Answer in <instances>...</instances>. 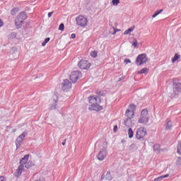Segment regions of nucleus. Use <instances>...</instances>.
<instances>
[{"instance_id":"obj_7","label":"nucleus","mask_w":181,"mask_h":181,"mask_svg":"<svg viewBox=\"0 0 181 181\" xmlns=\"http://www.w3.org/2000/svg\"><path fill=\"white\" fill-rule=\"evenodd\" d=\"M149 119L148 117V110L144 109L141 112V116L139 119V124H148Z\"/></svg>"},{"instance_id":"obj_25","label":"nucleus","mask_w":181,"mask_h":181,"mask_svg":"<svg viewBox=\"0 0 181 181\" xmlns=\"http://www.w3.org/2000/svg\"><path fill=\"white\" fill-rule=\"evenodd\" d=\"M98 54V52H97V51H92L90 52L91 57H93L94 59H95V57H97Z\"/></svg>"},{"instance_id":"obj_33","label":"nucleus","mask_w":181,"mask_h":181,"mask_svg":"<svg viewBox=\"0 0 181 181\" xmlns=\"http://www.w3.org/2000/svg\"><path fill=\"white\" fill-rule=\"evenodd\" d=\"M132 46H134V47H136V46H138V41L136 40V39H134L133 40Z\"/></svg>"},{"instance_id":"obj_45","label":"nucleus","mask_w":181,"mask_h":181,"mask_svg":"<svg viewBox=\"0 0 181 181\" xmlns=\"http://www.w3.org/2000/svg\"><path fill=\"white\" fill-rule=\"evenodd\" d=\"M158 16V14L155 13L153 16L152 18H156Z\"/></svg>"},{"instance_id":"obj_12","label":"nucleus","mask_w":181,"mask_h":181,"mask_svg":"<svg viewBox=\"0 0 181 181\" xmlns=\"http://www.w3.org/2000/svg\"><path fill=\"white\" fill-rule=\"evenodd\" d=\"M107 158V149L102 148L98 154V160H104Z\"/></svg>"},{"instance_id":"obj_35","label":"nucleus","mask_w":181,"mask_h":181,"mask_svg":"<svg viewBox=\"0 0 181 181\" xmlns=\"http://www.w3.org/2000/svg\"><path fill=\"white\" fill-rule=\"evenodd\" d=\"M163 180H162V177L161 176H160V177H156V178H155L154 180H153V181H162Z\"/></svg>"},{"instance_id":"obj_39","label":"nucleus","mask_w":181,"mask_h":181,"mask_svg":"<svg viewBox=\"0 0 181 181\" xmlns=\"http://www.w3.org/2000/svg\"><path fill=\"white\" fill-rule=\"evenodd\" d=\"M113 131L114 132H117V131H118V126L117 125H115L113 128Z\"/></svg>"},{"instance_id":"obj_44","label":"nucleus","mask_w":181,"mask_h":181,"mask_svg":"<svg viewBox=\"0 0 181 181\" xmlns=\"http://www.w3.org/2000/svg\"><path fill=\"white\" fill-rule=\"evenodd\" d=\"M158 16V14L155 13L153 16L152 18H156Z\"/></svg>"},{"instance_id":"obj_8","label":"nucleus","mask_w":181,"mask_h":181,"mask_svg":"<svg viewBox=\"0 0 181 181\" xmlns=\"http://www.w3.org/2000/svg\"><path fill=\"white\" fill-rule=\"evenodd\" d=\"M147 62L148 57H146V54H139L136 59V66H142V64H145Z\"/></svg>"},{"instance_id":"obj_21","label":"nucleus","mask_w":181,"mask_h":181,"mask_svg":"<svg viewBox=\"0 0 181 181\" xmlns=\"http://www.w3.org/2000/svg\"><path fill=\"white\" fill-rule=\"evenodd\" d=\"M106 180H112V176L111 175V172L107 171L106 176H105Z\"/></svg>"},{"instance_id":"obj_6","label":"nucleus","mask_w":181,"mask_h":181,"mask_svg":"<svg viewBox=\"0 0 181 181\" xmlns=\"http://www.w3.org/2000/svg\"><path fill=\"white\" fill-rule=\"evenodd\" d=\"M173 88L174 95L171 96V98H175L177 95H179L181 93V83L173 81Z\"/></svg>"},{"instance_id":"obj_48","label":"nucleus","mask_w":181,"mask_h":181,"mask_svg":"<svg viewBox=\"0 0 181 181\" xmlns=\"http://www.w3.org/2000/svg\"><path fill=\"white\" fill-rule=\"evenodd\" d=\"M119 30H115V32L112 33V35H115V33H117V32H119Z\"/></svg>"},{"instance_id":"obj_50","label":"nucleus","mask_w":181,"mask_h":181,"mask_svg":"<svg viewBox=\"0 0 181 181\" xmlns=\"http://www.w3.org/2000/svg\"><path fill=\"white\" fill-rule=\"evenodd\" d=\"M12 13L13 12V9L12 10V11H11Z\"/></svg>"},{"instance_id":"obj_29","label":"nucleus","mask_w":181,"mask_h":181,"mask_svg":"<svg viewBox=\"0 0 181 181\" xmlns=\"http://www.w3.org/2000/svg\"><path fill=\"white\" fill-rule=\"evenodd\" d=\"M112 4L113 6H117L119 4V0H112Z\"/></svg>"},{"instance_id":"obj_22","label":"nucleus","mask_w":181,"mask_h":181,"mask_svg":"<svg viewBox=\"0 0 181 181\" xmlns=\"http://www.w3.org/2000/svg\"><path fill=\"white\" fill-rule=\"evenodd\" d=\"M22 142H23V140L20 139V137H18L16 139V146H21V145H22Z\"/></svg>"},{"instance_id":"obj_4","label":"nucleus","mask_w":181,"mask_h":181,"mask_svg":"<svg viewBox=\"0 0 181 181\" xmlns=\"http://www.w3.org/2000/svg\"><path fill=\"white\" fill-rule=\"evenodd\" d=\"M76 25L80 28H86L88 25V20L84 16H78L76 18Z\"/></svg>"},{"instance_id":"obj_1","label":"nucleus","mask_w":181,"mask_h":181,"mask_svg":"<svg viewBox=\"0 0 181 181\" xmlns=\"http://www.w3.org/2000/svg\"><path fill=\"white\" fill-rule=\"evenodd\" d=\"M98 96L92 95L88 97V103L90 104L88 107L90 111H101L103 110V106L100 105L101 104V98L105 95V91L98 90L96 92Z\"/></svg>"},{"instance_id":"obj_10","label":"nucleus","mask_w":181,"mask_h":181,"mask_svg":"<svg viewBox=\"0 0 181 181\" xmlns=\"http://www.w3.org/2000/svg\"><path fill=\"white\" fill-rule=\"evenodd\" d=\"M78 67L81 70H88L91 67V64L87 59H81L78 63Z\"/></svg>"},{"instance_id":"obj_38","label":"nucleus","mask_w":181,"mask_h":181,"mask_svg":"<svg viewBox=\"0 0 181 181\" xmlns=\"http://www.w3.org/2000/svg\"><path fill=\"white\" fill-rule=\"evenodd\" d=\"M124 63H126V64H128V63H131V59H124Z\"/></svg>"},{"instance_id":"obj_46","label":"nucleus","mask_w":181,"mask_h":181,"mask_svg":"<svg viewBox=\"0 0 181 181\" xmlns=\"http://www.w3.org/2000/svg\"><path fill=\"white\" fill-rule=\"evenodd\" d=\"M177 162L180 163V165H181V157L178 158Z\"/></svg>"},{"instance_id":"obj_24","label":"nucleus","mask_w":181,"mask_h":181,"mask_svg":"<svg viewBox=\"0 0 181 181\" xmlns=\"http://www.w3.org/2000/svg\"><path fill=\"white\" fill-rule=\"evenodd\" d=\"M28 135V132H23L19 136L18 138L20 139H22L23 141V139H25V137Z\"/></svg>"},{"instance_id":"obj_49","label":"nucleus","mask_w":181,"mask_h":181,"mask_svg":"<svg viewBox=\"0 0 181 181\" xmlns=\"http://www.w3.org/2000/svg\"><path fill=\"white\" fill-rule=\"evenodd\" d=\"M103 179H104V175H102V176H101V180H103Z\"/></svg>"},{"instance_id":"obj_3","label":"nucleus","mask_w":181,"mask_h":181,"mask_svg":"<svg viewBox=\"0 0 181 181\" xmlns=\"http://www.w3.org/2000/svg\"><path fill=\"white\" fill-rule=\"evenodd\" d=\"M146 129L145 127L138 128L136 131L135 138L138 141H141L142 144H145V136L146 135Z\"/></svg>"},{"instance_id":"obj_37","label":"nucleus","mask_w":181,"mask_h":181,"mask_svg":"<svg viewBox=\"0 0 181 181\" xmlns=\"http://www.w3.org/2000/svg\"><path fill=\"white\" fill-rule=\"evenodd\" d=\"M165 177H169V174H165L164 175H161V179L163 180Z\"/></svg>"},{"instance_id":"obj_30","label":"nucleus","mask_w":181,"mask_h":181,"mask_svg":"<svg viewBox=\"0 0 181 181\" xmlns=\"http://www.w3.org/2000/svg\"><path fill=\"white\" fill-rule=\"evenodd\" d=\"M148 69L147 68H143L140 71L139 74H145V73H147Z\"/></svg>"},{"instance_id":"obj_18","label":"nucleus","mask_w":181,"mask_h":181,"mask_svg":"<svg viewBox=\"0 0 181 181\" xmlns=\"http://www.w3.org/2000/svg\"><path fill=\"white\" fill-rule=\"evenodd\" d=\"M165 129H172V122L169 119L166 121Z\"/></svg>"},{"instance_id":"obj_47","label":"nucleus","mask_w":181,"mask_h":181,"mask_svg":"<svg viewBox=\"0 0 181 181\" xmlns=\"http://www.w3.org/2000/svg\"><path fill=\"white\" fill-rule=\"evenodd\" d=\"M62 145H63V146H64V145H66V139L62 143Z\"/></svg>"},{"instance_id":"obj_23","label":"nucleus","mask_w":181,"mask_h":181,"mask_svg":"<svg viewBox=\"0 0 181 181\" xmlns=\"http://www.w3.org/2000/svg\"><path fill=\"white\" fill-rule=\"evenodd\" d=\"M128 135L130 139L134 137V130H132V128L128 129Z\"/></svg>"},{"instance_id":"obj_27","label":"nucleus","mask_w":181,"mask_h":181,"mask_svg":"<svg viewBox=\"0 0 181 181\" xmlns=\"http://www.w3.org/2000/svg\"><path fill=\"white\" fill-rule=\"evenodd\" d=\"M50 42V37H47L45 39V40L42 42V46H46V44Z\"/></svg>"},{"instance_id":"obj_5","label":"nucleus","mask_w":181,"mask_h":181,"mask_svg":"<svg viewBox=\"0 0 181 181\" xmlns=\"http://www.w3.org/2000/svg\"><path fill=\"white\" fill-rule=\"evenodd\" d=\"M129 108L126 110V117L129 119H132V118H134V116L135 115V111H136V105L134 104H130L129 105Z\"/></svg>"},{"instance_id":"obj_32","label":"nucleus","mask_w":181,"mask_h":181,"mask_svg":"<svg viewBox=\"0 0 181 181\" xmlns=\"http://www.w3.org/2000/svg\"><path fill=\"white\" fill-rule=\"evenodd\" d=\"M59 30H64V23H62L59 26Z\"/></svg>"},{"instance_id":"obj_40","label":"nucleus","mask_w":181,"mask_h":181,"mask_svg":"<svg viewBox=\"0 0 181 181\" xmlns=\"http://www.w3.org/2000/svg\"><path fill=\"white\" fill-rule=\"evenodd\" d=\"M0 181H6V178L4 176H0Z\"/></svg>"},{"instance_id":"obj_41","label":"nucleus","mask_w":181,"mask_h":181,"mask_svg":"<svg viewBox=\"0 0 181 181\" xmlns=\"http://www.w3.org/2000/svg\"><path fill=\"white\" fill-rule=\"evenodd\" d=\"M71 39H76V34L72 33V34L71 35Z\"/></svg>"},{"instance_id":"obj_43","label":"nucleus","mask_w":181,"mask_h":181,"mask_svg":"<svg viewBox=\"0 0 181 181\" xmlns=\"http://www.w3.org/2000/svg\"><path fill=\"white\" fill-rule=\"evenodd\" d=\"M1 26H4V22L0 19V28H1Z\"/></svg>"},{"instance_id":"obj_15","label":"nucleus","mask_w":181,"mask_h":181,"mask_svg":"<svg viewBox=\"0 0 181 181\" xmlns=\"http://www.w3.org/2000/svg\"><path fill=\"white\" fill-rule=\"evenodd\" d=\"M28 160H29V154H26L21 159L20 164L22 165V166H24V165H26Z\"/></svg>"},{"instance_id":"obj_26","label":"nucleus","mask_w":181,"mask_h":181,"mask_svg":"<svg viewBox=\"0 0 181 181\" xmlns=\"http://www.w3.org/2000/svg\"><path fill=\"white\" fill-rule=\"evenodd\" d=\"M9 39H15L16 38V33L13 32L8 35Z\"/></svg>"},{"instance_id":"obj_28","label":"nucleus","mask_w":181,"mask_h":181,"mask_svg":"<svg viewBox=\"0 0 181 181\" xmlns=\"http://www.w3.org/2000/svg\"><path fill=\"white\" fill-rule=\"evenodd\" d=\"M177 152L181 155V141L178 142Z\"/></svg>"},{"instance_id":"obj_16","label":"nucleus","mask_w":181,"mask_h":181,"mask_svg":"<svg viewBox=\"0 0 181 181\" xmlns=\"http://www.w3.org/2000/svg\"><path fill=\"white\" fill-rule=\"evenodd\" d=\"M153 151L154 152H156V153H158V152H160V144H155L153 146Z\"/></svg>"},{"instance_id":"obj_34","label":"nucleus","mask_w":181,"mask_h":181,"mask_svg":"<svg viewBox=\"0 0 181 181\" xmlns=\"http://www.w3.org/2000/svg\"><path fill=\"white\" fill-rule=\"evenodd\" d=\"M163 12V9H160V10H157L156 11V13L157 14V15H160V13H162Z\"/></svg>"},{"instance_id":"obj_36","label":"nucleus","mask_w":181,"mask_h":181,"mask_svg":"<svg viewBox=\"0 0 181 181\" xmlns=\"http://www.w3.org/2000/svg\"><path fill=\"white\" fill-rule=\"evenodd\" d=\"M35 181H46L45 177H40L39 179H37Z\"/></svg>"},{"instance_id":"obj_20","label":"nucleus","mask_w":181,"mask_h":181,"mask_svg":"<svg viewBox=\"0 0 181 181\" xmlns=\"http://www.w3.org/2000/svg\"><path fill=\"white\" fill-rule=\"evenodd\" d=\"M180 57V54H175L174 55V57L172 59V62L173 63H175V62H177V60H179V58Z\"/></svg>"},{"instance_id":"obj_9","label":"nucleus","mask_w":181,"mask_h":181,"mask_svg":"<svg viewBox=\"0 0 181 181\" xmlns=\"http://www.w3.org/2000/svg\"><path fill=\"white\" fill-rule=\"evenodd\" d=\"M81 77H83V75L79 71H74L70 75V80L74 84H76L77 81L81 78Z\"/></svg>"},{"instance_id":"obj_42","label":"nucleus","mask_w":181,"mask_h":181,"mask_svg":"<svg viewBox=\"0 0 181 181\" xmlns=\"http://www.w3.org/2000/svg\"><path fill=\"white\" fill-rule=\"evenodd\" d=\"M52 15H53V11L48 13V18H52Z\"/></svg>"},{"instance_id":"obj_11","label":"nucleus","mask_w":181,"mask_h":181,"mask_svg":"<svg viewBox=\"0 0 181 181\" xmlns=\"http://www.w3.org/2000/svg\"><path fill=\"white\" fill-rule=\"evenodd\" d=\"M61 88L63 91H70L71 90V82L69 79H64L61 85Z\"/></svg>"},{"instance_id":"obj_19","label":"nucleus","mask_w":181,"mask_h":181,"mask_svg":"<svg viewBox=\"0 0 181 181\" xmlns=\"http://www.w3.org/2000/svg\"><path fill=\"white\" fill-rule=\"evenodd\" d=\"M134 30H135V27L133 26L132 28H129V29L126 30L124 32V35H129V33H131V32H134Z\"/></svg>"},{"instance_id":"obj_2","label":"nucleus","mask_w":181,"mask_h":181,"mask_svg":"<svg viewBox=\"0 0 181 181\" xmlns=\"http://www.w3.org/2000/svg\"><path fill=\"white\" fill-rule=\"evenodd\" d=\"M26 19H28V15L25 11L21 12L17 16V18H16L15 24L18 29H21V28H22V25H23V23L25 22V21H26Z\"/></svg>"},{"instance_id":"obj_13","label":"nucleus","mask_w":181,"mask_h":181,"mask_svg":"<svg viewBox=\"0 0 181 181\" xmlns=\"http://www.w3.org/2000/svg\"><path fill=\"white\" fill-rule=\"evenodd\" d=\"M58 101H59V99L57 98V95L54 94L53 96V100L52 101V103L49 107V110H56V108H57Z\"/></svg>"},{"instance_id":"obj_17","label":"nucleus","mask_w":181,"mask_h":181,"mask_svg":"<svg viewBox=\"0 0 181 181\" xmlns=\"http://www.w3.org/2000/svg\"><path fill=\"white\" fill-rule=\"evenodd\" d=\"M35 164L31 160L27 161L26 164L25 165V168L26 169H30V168H32V166H34Z\"/></svg>"},{"instance_id":"obj_31","label":"nucleus","mask_w":181,"mask_h":181,"mask_svg":"<svg viewBox=\"0 0 181 181\" xmlns=\"http://www.w3.org/2000/svg\"><path fill=\"white\" fill-rule=\"evenodd\" d=\"M135 148H136L135 144H132L129 146V150L132 151V152H134V151H135Z\"/></svg>"},{"instance_id":"obj_14","label":"nucleus","mask_w":181,"mask_h":181,"mask_svg":"<svg viewBox=\"0 0 181 181\" xmlns=\"http://www.w3.org/2000/svg\"><path fill=\"white\" fill-rule=\"evenodd\" d=\"M23 169H25V165H20L14 173V176L16 177H20L21 175H22V172H23Z\"/></svg>"}]
</instances>
